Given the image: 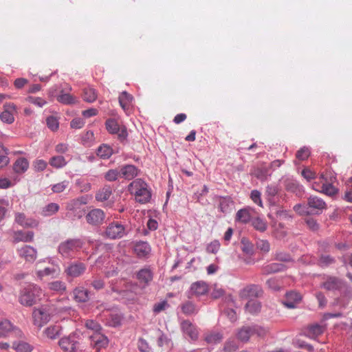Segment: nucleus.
<instances>
[{
    "instance_id": "obj_1",
    "label": "nucleus",
    "mask_w": 352,
    "mask_h": 352,
    "mask_svg": "<svg viewBox=\"0 0 352 352\" xmlns=\"http://www.w3.org/2000/svg\"><path fill=\"white\" fill-rule=\"evenodd\" d=\"M128 190L134 196L135 201L140 204L147 203L151 198V192L148 185L142 179H136L131 182Z\"/></svg>"
},
{
    "instance_id": "obj_2",
    "label": "nucleus",
    "mask_w": 352,
    "mask_h": 352,
    "mask_svg": "<svg viewBox=\"0 0 352 352\" xmlns=\"http://www.w3.org/2000/svg\"><path fill=\"white\" fill-rule=\"evenodd\" d=\"M320 182H314L312 188L319 192L329 196H333L338 192L337 188L333 184L336 181V177L330 172H323L319 177Z\"/></svg>"
},
{
    "instance_id": "obj_3",
    "label": "nucleus",
    "mask_w": 352,
    "mask_h": 352,
    "mask_svg": "<svg viewBox=\"0 0 352 352\" xmlns=\"http://www.w3.org/2000/svg\"><path fill=\"white\" fill-rule=\"evenodd\" d=\"M320 182H314L312 188L319 192L329 196H333L338 192L337 188L333 184L336 181V177L330 172H323L319 177Z\"/></svg>"
},
{
    "instance_id": "obj_4",
    "label": "nucleus",
    "mask_w": 352,
    "mask_h": 352,
    "mask_svg": "<svg viewBox=\"0 0 352 352\" xmlns=\"http://www.w3.org/2000/svg\"><path fill=\"white\" fill-rule=\"evenodd\" d=\"M43 292L36 285H29L23 288L19 298V302L25 307H31L41 300Z\"/></svg>"
},
{
    "instance_id": "obj_5",
    "label": "nucleus",
    "mask_w": 352,
    "mask_h": 352,
    "mask_svg": "<svg viewBox=\"0 0 352 352\" xmlns=\"http://www.w3.org/2000/svg\"><path fill=\"white\" fill-rule=\"evenodd\" d=\"M268 329L258 324L244 325L241 327L236 333L237 338L242 342H248L251 338L256 336L260 338H265Z\"/></svg>"
},
{
    "instance_id": "obj_6",
    "label": "nucleus",
    "mask_w": 352,
    "mask_h": 352,
    "mask_svg": "<svg viewBox=\"0 0 352 352\" xmlns=\"http://www.w3.org/2000/svg\"><path fill=\"white\" fill-rule=\"evenodd\" d=\"M55 312V308L52 305H43L35 308L32 312L34 324L42 327L51 320Z\"/></svg>"
},
{
    "instance_id": "obj_7",
    "label": "nucleus",
    "mask_w": 352,
    "mask_h": 352,
    "mask_svg": "<svg viewBox=\"0 0 352 352\" xmlns=\"http://www.w3.org/2000/svg\"><path fill=\"white\" fill-rule=\"evenodd\" d=\"M82 247L80 239H68L61 242L58 247V253L64 258H72Z\"/></svg>"
},
{
    "instance_id": "obj_8",
    "label": "nucleus",
    "mask_w": 352,
    "mask_h": 352,
    "mask_svg": "<svg viewBox=\"0 0 352 352\" xmlns=\"http://www.w3.org/2000/svg\"><path fill=\"white\" fill-rule=\"evenodd\" d=\"M58 344L65 352H76L79 347L78 338L76 333L62 338Z\"/></svg>"
},
{
    "instance_id": "obj_9",
    "label": "nucleus",
    "mask_w": 352,
    "mask_h": 352,
    "mask_svg": "<svg viewBox=\"0 0 352 352\" xmlns=\"http://www.w3.org/2000/svg\"><path fill=\"white\" fill-rule=\"evenodd\" d=\"M107 130L111 134H116L120 141L126 140L128 133L126 126H120L114 119H109L105 122Z\"/></svg>"
},
{
    "instance_id": "obj_10",
    "label": "nucleus",
    "mask_w": 352,
    "mask_h": 352,
    "mask_svg": "<svg viewBox=\"0 0 352 352\" xmlns=\"http://www.w3.org/2000/svg\"><path fill=\"white\" fill-rule=\"evenodd\" d=\"M13 335L16 338H22L23 332L19 328L13 326V324L8 320L0 321V337L6 338Z\"/></svg>"
},
{
    "instance_id": "obj_11",
    "label": "nucleus",
    "mask_w": 352,
    "mask_h": 352,
    "mask_svg": "<svg viewBox=\"0 0 352 352\" xmlns=\"http://www.w3.org/2000/svg\"><path fill=\"white\" fill-rule=\"evenodd\" d=\"M125 234V228L123 225L118 222L110 223L106 228L104 234L111 239L122 238Z\"/></svg>"
},
{
    "instance_id": "obj_12",
    "label": "nucleus",
    "mask_w": 352,
    "mask_h": 352,
    "mask_svg": "<svg viewBox=\"0 0 352 352\" xmlns=\"http://www.w3.org/2000/svg\"><path fill=\"white\" fill-rule=\"evenodd\" d=\"M16 252L19 257L26 262L33 263L37 258L36 250L30 245H23L17 248Z\"/></svg>"
},
{
    "instance_id": "obj_13",
    "label": "nucleus",
    "mask_w": 352,
    "mask_h": 352,
    "mask_svg": "<svg viewBox=\"0 0 352 352\" xmlns=\"http://www.w3.org/2000/svg\"><path fill=\"white\" fill-rule=\"evenodd\" d=\"M263 290L257 285H249L242 289L239 292L240 298L248 299L251 298H258L262 296Z\"/></svg>"
},
{
    "instance_id": "obj_14",
    "label": "nucleus",
    "mask_w": 352,
    "mask_h": 352,
    "mask_svg": "<svg viewBox=\"0 0 352 352\" xmlns=\"http://www.w3.org/2000/svg\"><path fill=\"white\" fill-rule=\"evenodd\" d=\"M105 218L104 211L99 208L90 210L86 215V220L88 223L93 226H98L103 223Z\"/></svg>"
},
{
    "instance_id": "obj_15",
    "label": "nucleus",
    "mask_w": 352,
    "mask_h": 352,
    "mask_svg": "<svg viewBox=\"0 0 352 352\" xmlns=\"http://www.w3.org/2000/svg\"><path fill=\"white\" fill-rule=\"evenodd\" d=\"M91 341V345L96 351H100L101 349L106 348L109 344V340L107 336L100 332L92 333L89 336Z\"/></svg>"
},
{
    "instance_id": "obj_16",
    "label": "nucleus",
    "mask_w": 352,
    "mask_h": 352,
    "mask_svg": "<svg viewBox=\"0 0 352 352\" xmlns=\"http://www.w3.org/2000/svg\"><path fill=\"white\" fill-rule=\"evenodd\" d=\"M307 206L311 212L315 214L320 213L327 208L326 203L317 196H310L307 199Z\"/></svg>"
},
{
    "instance_id": "obj_17",
    "label": "nucleus",
    "mask_w": 352,
    "mask_h": 352,
    "mask_svg": "<svg viewBox=\"0 0 352 352\" xmlns=\"http://www.w3.org/2000/svg\"><path fill=\"white\" fill-rule=\"evenodd\" d=\"M14 221L19 225L24 228H37L39 222L35 219L28 218L23 212H17L15 214Z\"/></svg>"
},
{
    "instance_id": "obj_18",
    "label": "nucleus",
    "mask_w": 352,
    "mask_h": 352,
    "mask_svg": "<svg viewBox=\"0 0 352 352\" xmlns=\"http://www.w3.org/2000/svg\"><path fill=\"white\" fill-rule=\"evenodd\" d=\"M329 291L340 290L344 287V282L335 276H328L321 285Z\"/></svg>"
},
{
    "instance_id": "obj_19",
    "label": "nucleus",
    "mask_w": 352,
    "mask_h": 352,
    "mask_svg": "<svg viewBox=\"0 0 352 352\" xmlns=\"http://www.w3.org/2000/svg\"><path fill=\"white\" fill-rule=\"evenodd\" d=\"M4 110L0 114V119L7 124H12L14 121V112L16 111V106L14 103H6L3 106Z\"/></svg>"
},
{
    "instance_id": "obj_20",
    "label": "nucleus",
    "mask_w": 352,
    "mask_h": 352,
    "mask_svg": "<svg viewBox=\"0 0 352 352\" xmlns=\"http://www.w3.org/2000/svg\"><path fill=\"white\" fill-rule=\"evenodd\" d=\"M86 270V266L82 263H72L65 270L67 276L72 278H76L82 274Z\"/></svg>"
},
{
    "instance_id": "obj_21",
    "label": "nucleus",
    "mask_w": 352,
    "mask_h": 352,
    "mask_svg": "<svg viewBox=\"0 0 352 352\" xmlns=\"http://www.w3.org/2000/svg\"><path fill=\"white\" fill-rule=\"evenodd\" d=\"M136 278L144 287L147 286L152 281L153 272L150 267H144L139 270L136 274Z\"/></svg>"
},
{
    "instance_id": "obj_22",
    "label": "nucleus",
    "mask_w": 352,
    "mask_h": 352,
    "mask_svg": "<svg viewBox=\"0 0 352 352\" xmlns=\"http://www.w3.org/2000/svg\"><path fill=\"white\" fill-rule=\"evenodd\" d=\"M34 234L32 231L24 232L23 230L15 231L13 233V243L19 242H32L34 240Z\"/></svg>"
},
{
    "instance_id": "obj_23",
    "label": "nucleus",
    "mask_w": 352,
    "mask_h": 352,
    "mask_svg": "<svg viewBox=\"0 0 352 352\" xmlns=\"http://www.w3.org/2000/svg\"><path fill=\"white\" fill-rule=\"evenodd\" d=\"M120 177L131 180L138 174V169L134 165H124L120 168Z\"/></svg>"
},
{
    "instance_id": "obj_24",
    "label": "nucleus",
    "mask_w": 352,
    "mask_h": 352,
    "mask_svg": "<svg viewBox=\"0 0 352 352\" xmlns=\"http://www.w3.org/2000/svg\"><path fill=\"white\" fill-rule=\"evenodd\" d=\"M302 299L301 295L294 291L287 292L285 296L284 305L288 308H294L296 305L300 302Z\"/></svg>"
},
{
    "instance_id": "obj_25",
    "label": "nucleus",
    "mask_w": 352,
    "mask_h": 352,
    "mask_svg": "<svg viewBox=\"0 0 352 352\" xmlns=\"http://www.w3.org/2000/svg\"><path fill=\"white\" fill-rule=\"evenodd\" d=\"M181 328L183 332L188 335L192 340H196L197 339L198 331L189 320H184L181 323Z\"/></svg>"
},
{
    "instance_id": "obj_26",
    "label": "nucleus",
    "mask_w": 352,
    "mask_h": 352,
    "mask_svg": "<svg viewBox=\"0 0 352 352\" xmlns=\"http://www.w3.org/2000/svg\"><path fill=\"white\" fill-rule=\"evenodd\" d=\"M219 209L224 213H230L234 208V201L230 197H220L219 198Z\"/></svg>"
},
{
    "instance_id": "obj_27",
    "label": "nucleus",
    "mask_w": 352,
    "mask_h": 352,
    "mask_svg": "<svg viewBox=\"0 0 352 352\" xmlns=\"http://www.w3.org/2000/svg\"><path fill=\"white\" fill-rule=\"evenodd\" d=\"M73 298L78 302H85L89 298V291L82 287H77L73 290Z\"/></svg>"
},
{
    "instance_id": "obj_28",
    "label": "nucleus",
    "mask_w": 352,
    "mask_h": 352,
    "mask_svg": "<svg viewBox=\"0 0 352 352\" xmlns=\"http://www.w3.org/2000/svg\"><path fill=\"white\" fill-rule=\"evenodd\" d=\"M208 291V285L203 281H197L191 285V294L199 296L206 294Z\"/></svg>"
},
{
    "instance_id": "obj_29",
    "label": "nucleus",
    "mask_w": 352,
    "mask_h": 352,
    "mask_svg": "<svg viewBox=\"0 0 352 352\" xmlns=\"http://www.w3.org/2000/svg\"><path fill=\"white\" fill-rule=\"evenodd\" d=\"M254 210L250 208L240 209L236 214L235 220L242 223H248L251 220V211Z\"/></svg>"
},
{
    "instance_id": "obj_30",
    "label": "nucleus",
    "mask_w": 352,
    "mask_h": 352,
    "mask_svg": "<svg viewBox=\"0 0 352 352\" xmlns=\"http://www.w3.org/2000/svg\"><path fill=\"white\" fill-rule=\"evenodd\" d=\"M134 252L138 257H145L149 254L151 248L148 243L140 241L135 244Z\"/></svg>"
},
{
    "instance_id": "obj_31",
    "label": "nucleus",
    "mask_w": 352,
    "mask_h": 352,
    "mask_svg": "<svg viewBox=\"0 0 352 352\" xmlns=\"http://www.w3.org/2000/svg\"><path fill=\"white\" fill-rule=\"evenodd\" d=\"M119 103L122 108V109L128 113L129 111L130 105L133 100V96L128 94L126 91H123L119 96Z\"/></svg>"
},
{
    "instance_id": "obj_32",
    "label": "nucleus",
    "mask_w": 352,
    "mask_h": 352,
    "mask_svg": "<svg viewBox=\"0 0 352 352\" xmlns=\"http://www.w3.org/2000/svg\"><path fill=\"white\" fill-rule=\"evenodd\" d=\"M112 195V188L109 185H105L96 194V199L98 201L108 200Z\"/></svg>"
},
{
    "instance_id": "obj_33",
    "label": "nucleus",
    "mask_w": 352,
    "mask_h": 352,
    "mask_svg": "<svg viewBox=\"0 0 352 352\" xmlns=\"http://www.w3.org/2000/svg\"><path fill=\"white\" fill-rule=\"evenodd\" d=\"M59 274V270L55 267H45L43 270L38 269L36 271V275L42 279L45 276L56 277Z\"/></svg>"
},
{
    "instance_id": "obj_34",
    "label": "nucleus",
    "mask_w": 352,
    "mask_h": 352,
    "mask_svg": "<svg viewBox=\"0 0 352 352\" xmlns=\"http://www.w3.org/2000/svg\"><path fill=\"white\" fill-rule=\"evenodd\" d=\"M29 167L28 161L23 157H21L16 160L13 165V169L16 173H23L25 172Z\"/></svg>"
},
{
    "instance_id": "obj_35",
    "label": "nucleus",
    "mask_w": 352,
    "mask_h": 352,
    "mask_svg": "<svg viewBox=\"0 0 352 352\" xmlns=\"http://www.w3.org/2000/svg\"><path fill=\"white\" fill-rule=\"evenodd\" d=\"M62 327L60 325H51L48 327L44 331L45 336L52 340L56 339L60 335Z\"/></svg>"
},
{
    "instance_id": "obj_36",
    "label": "nucleus",
    "mask_w": 352,
    "mask_h": 352,
    "mask_svg": "<svg viewBox=\"0 0 352 352\" xmlns=\"http://www.w3.org/2000/svg\"><path fill=\"white\" fill-rule=\"evenodd\" d=\"M284 265L283 264L276 263H270L262 267V274L268 275L272 273L282 271Z\"/></svg>"
},
{
    "instance_id": "obj_37",
    "label": "nucleus",
    "mask_w": 352,
    "mask_h": 352,
    "mask_svg": "<svg viewBox=\"0 0 352 352\" xmlns=\"http://www.w3.org/2000/svg\"><path fill=\"white\" fill-rule=\"evenodd\" d=\"M12 349L16 352H32L33 346L24 341H16L12 343Z\"/></svg>"
},
{
    "instance_id": "obj_38",
    "label": "nucleus",
    "mask_w": 352,
    "mask_h": 352,
    "mask_svg": "<svg viewBox=\"0 0 352 352\" xmlns=\"http://www.w3.org/2000/svg\"><path fill=\"white\" fill-rule=\"evenodd\" d=\"M96 154L102 159H109L113 154V149L107 144H102L98 149Z\"/></svg>"
},
{
    "instance_id": "obj_39",
    "label": "nucleus",
    "mask_w": 352,
    "mask_h": 352,
    "mask_svg": "<svg viewBox=\"0 0 352 352\" xmlns=\"http://www.w3.org/2000/svg\"><path fill=\"white\" fill-rule=\"evenodd\" d=\"M59 210V206L56 203H50L43 207L41 212V214L44 217H49L56 213Z\"/></svg>"
},
{
    "instance_id": "obj_40",
    "label": "nucleus",
    "mask_w": 352,
    "mask_h": 352,
    "mask_svg": "<svg viewBox=\"0 0 352 352\" xmlns=\"http://www.w3.org/2000/svg\"><path fill=\"white\" fill-rule=\"evenodd\" d=\"M268 287L274 291H278L283 287V279L278 277H272L266 282Z\"/></svg>"
},
{
    "instance_id": "obj_41",
    "label": "nucleus",
    "mask_w": 352,
    "mask_h": 352,
    "mask_svg": "<svg viewBox=\"0 0 352 352\" xmlns=\"http://www.w3.org/2000/svg\"><path fill=\"white\" fill-rule=\"evenodd\" d=\"M49 164L51 166L58 169L65 166L67 161L63 156L56 155L50 158Z\"/></svg>"
},
{
    "instance_id": "obj_42",
    "label": "nucleus",
    "mask_w": 352,
    "mask_h": 352,
    "mask_svg": "<svg viewBox=\"0 0 352 352\" xmlns=\"http://www.w3.org/2000/svg\"><path fill=\"white\" fill-rule=\"evenodd\" d=\"M324 330L323 326L319 324H313L308 327L307 334L308 336L314 338L319 335L322 334Z\"/></svg>"
},
{
    "instance_id": "obj_43",
    "label": "nucleus",
    "mask_w": 352,
    "mask_h": 352,
    "mask_svg": "<svg viewBox=\"0 0 352 352\" xmlns=\"http://www.w3.org/2000/svg\"><path fill=\"white\" fill-rule=\"evenodd\" d=\"M82 98L87 102H93L97 98V94L94 88H85L83 90Z\"/></svg>"
},
{
    "instance_id": "obj_44",
    "label": "nucleus",
    "mask_w": 352,
    "mask_h": 352,
    "mask_svg": "<svg viewBox=\"0 0 352 352\" xmlns=\"http://www.w3.org/2000/svg\"><path fill=\"white\" fill-rule=\"evenodd\" d=\"M261 308V303L257 300H250L245 305V310L252 314L259 312Z\"/></svg>"
},
{
    "instance_id": "obj_45",
    "label": "nucleus",
    "mask_w": 352,
    "mask_h": 352,
    "mask_svg": "<svg viewBox=\"0 0 352 352\" xmlns=\"http://www.w3.org/2000/svg\"><path fill=\"white\" fill-rule=\"evenodd\" d=\"M182 311L185 315H192L197 313L196 306L190 301H187L182 305Z\"/></svg>"
},
{
    "instance_id": "obj_46",
    "label": "nucleus",
    "mask_w": 352,
    "mask_h": 352,
    "mask_svg": "<svg viewBox=\"0 0 352 352\" xmlns=\"http://www.w3.org/2000/svg\"><path fill=\"white\" fill-rule=\"evenodd\" d=\"M48 288L50 290L57 292H63L66 289L65 283L60 280H56L48 283Z\"/></svg>"
},
{
    "instance_id": "obj_47",
    "label": "nucleus",
    "mask_w": 352,
    "mask_h": 352,
    "mask_svg": "<svg viewBox=\"0 0 352 352\" xmlns=\"http://www.w3.org/2000/svg\"><path fill=\"white\" fill-rule=\"evenodd\" d=\"M57 100L58 102L66 104H74L76 102V98L72 95L63 93L57 97Z\"/></svg>"
},
{
    "instance_id": "obj_48",
    "label": "nucleus",
    "mask_w": 352,
    "mask_h": 352,
    "mask_svg": "<svg viewBox=\"0 0 352 352\" xmlns=\"http://www.w3.org/2000/svg\"><path fill=\"white\" fill-rule=\"evenodd\" d=\"M222 335L218 332L210 333L206 336L205 340L209 344H215L222 340Z\"/></svg>"
},
{
    "instance_id": "obj_49",
    "label": "nucleus",
    "mask_w": 352,
    "mask_h": 352,
    "mask_svg": "<svg viewBox=\"0 0 352 352\" xmlns=\"http://www.w3.org/2000/svg\"><path fill=\"white\" fill-rule=\"evenodd\" d=\"M310 150L308 147L304 146L300 148L296 154V157L299 161H304L309 158L310 155Z\"/></svg>"
},
{
    "instance_id": "obj_50",
    "label": "nucleus",
    "mask_w": 352,
    "mask_h": 352,
    "mask_svg": "<svg viewBox=\"0 0 352 352\" xmlns=\"http://www.w3.org/2000/svg\"><path fill=\"white\" fill-rule=\"evenodd\" d=\"M85 327L93 331V333H99L102 330V327L99 323L93 320H87L85 322Z\"/></svg>"
},
{
    "instance_id": "obj_51",
    "label": "nucleus",
    "mask_w": 352,
    "mask_h": 352,
    "mask_svg": "<svg viewBox=\"0 0 352 352\" xmlns=\"http://www.w3.org/2000/svg\"><path fill=\"white\" fill-rule=\"evenodd\" d=\"M252 226L257 230L264 232L267 229V224L261 218H255L252 221Z\"/></svg>"
},
{
    "instance_id": "obj_52",
    "label": "nucleus",
    "mask_w": 352,
    "mask_h": 352,
    "mask_svg": "<svg viewBox=\"0 0 352 352\" xmlns=\"http://www.w3.org/2000/svg\"><path fill=\"white\" fill-rule=\"evenodd\" d=\"M69 184V181L64 180L61 182L53 185L52 186V190L55 193L62 192L68 187Z\"/></svg>"
},
{
    "instance_id": "obj_53",
    "label": "nucleus",
    "mask_w": 352,
    "mask_h": 352,
    "mask_svg": "<svg viewBox=\"0 0 352 352\" xmlns=\"http://www.w3.org/2000/svg\"><path fill=\"white\" fill-rule=\"evenodd\" d=\"M120 176V170L110 169L104 175V178L109 182L116 181Z\"/></svg>"
},
{
    "instance_id": "obj_54",
    "label": "nucleus",
    "mask_w": 352,
    "mask_h": 352,
    "mask_svg": "<svg viewBox=\"0 0 352 352\" xmlns=\"http://www.w3.org/2000/svg\"><path fill=\"white\" fill-rule=\"evenodd\" d=\"M122 317L117 313L110 314L108 323L110 326L117 327L120 324Z\"/></svg>"
},
{
    "instance_id": "obj_55",
    "label": "nucleus",
    "mask_w": 352,
    "mask_h": 352,
    "mask_svg": "<svg viewBox=\"0 0 352 352\" xmlns=\"http://www.w3.org/2000/svg\"><path fill=\"white\" fill-rule=\"evenodd\" d=\"M301 175L307 182H310L316 178V173L311 170L309 168H305L302 170Z\"/></svg>"
},
{
    "instance_id": "obj_56",
    "label": "nucleus",
    "mask_w": 352,
    "mask_h": 352,
    "mask_svg": "<svg viewBox=\"0 0 352 352\" xmlns=\"http://www.w3.org/2000/svg\"><path fill=\"white\" fill-rule=\"evenodd\" d=\"M241 250L243 252L246 253L247 254H252L253 252V245L248 240L245 239H242Z\"/></svg>"
},
{
    "instance_id": "obj_57",
    "label": "nucleus",
    "mask_w": 352,
    "mask_h": 352,
    "mask_svg": "<svg viewBox=\"0 0 352 352\" xmlns=\"http://www.w3.org/2000/svg\"><path fill=\"white\" fill-rule=\"evenodd\" d=\"M220 243L217 240H214L210 243L206 248V251L208 253L216 254L220 249Z\"/></svg>"
},
{
    "instance_id": "obj_58",
    "label": "nucleus",
    "mask_w": 352,
    "mask_h": 352,
    "mask_svg": "<svg viewBox=\"0 0 352 352\" xmlns=\"http://www.w3.org/2000/svg\"><path fill=\"white\" fill-rule=\"evenodd\" d=\"M256 245L258 249L264 252H268L270 250V243L267 240L258 239Z\"/></svg>"
},
{
    "instance_id": "obj_59",
    "label": "nucleus",
    "mask_w": 352,
    "mask_h": 352,
    "mask_svg": "<svg viewBox=\"0 0 352 352\" xmlns=\"http://www.w3.org/2000/svg\"><path fill=\"white\" fill-rule=\"evenodd\" d=\"M47 126L53 131L58 129L59 124L57 119L55 117L50 116L46 120Z\"/></svg>"
},
{
    "instance_id": "obj_60",
    "label": "nucleus",
    "mask_w": 352,
    "mask_h": 352,
    "mask_svg": "<svg viewBox=\"0 0 352 352\" xmlns=\"http://www.w3.org/2000/svg\"><path fill=\"white\" fill-rule=\"evenodd\" d=\"M261 192L257 190H253L251 192L250 194V198L256 204L258 205L261 207H263V202L261 198Z\"/></svg>"
},
{
    "instance_id": "obj_61",
    "label": "nucleus",
    "mask_w": 352,
    "mask_h": 352,
    "mask_svg": "<svg viewBox=\"0 0 352 352\" xmlns=\"http://www.w3.org/2000/svg\"><path fill=\"white\" fill-rule=\"evenodd\" d=\"M294 210L300 215L309 214L311 212L309 210L308 206H307L305 204H296L294 206Z\"/></svg>"
},
{
    "instance_id": "obj_62",
    "label": "nucleus",
    "mask_w": 352,
    "mask_h": 352,
    "mask_svg": "<svg viewBox=\"0 0 352 352\" xmlns=\"http://www.w3.org/2000/svg\"><path fill=\"white\" fill-rule=\"evenodd\" d=\"M82 202L78 199H73L67 204V209L70 211H75L80 208Z\"/></svg>"
},
{
    "instance_id": "obj_63",
    "label": "nucleus",
    "mask_w": 352,
    "mask_h": 352,
    "mask_svg": "<svg viewBox=\"0 0 352 352\" xmlns=\"http://www.w3.org/2000/svg\"><path fill=\"white\" fill-rule=\"evenodd\" d=\"M287 234V230L280 223L278 225V227L276 228L274 232L275 236L279 239H283L285 236H286Z\"/></svg>"
},
{
    "instance_id": "obj_64",
    "label": "nucleus",
    "mask_w": 352,
    "mask_h": 352,
    "mask_svg": "<svg viewBox=\"0 0 352 352\" xmlns=\"http://www.w3.org/2000/svg\"><path fill=\"white\" fill-rule=\"evenodd\" d=\"M224 294V290L218 287L217 285H214L213 289L211 292V296L212 298L217 299Z\"/></svg>"
}]
</instances>
